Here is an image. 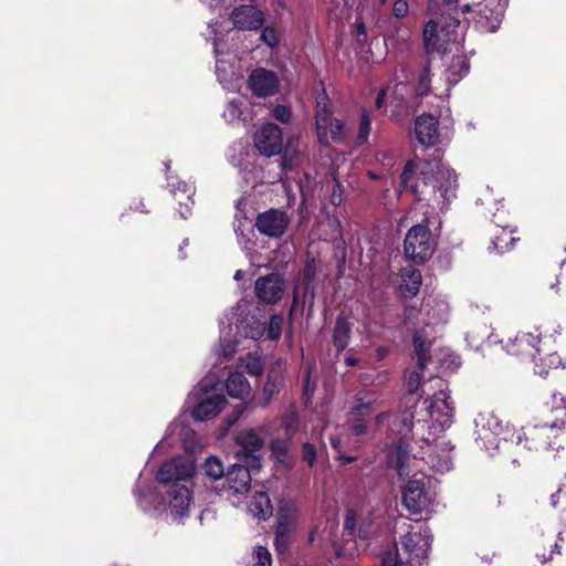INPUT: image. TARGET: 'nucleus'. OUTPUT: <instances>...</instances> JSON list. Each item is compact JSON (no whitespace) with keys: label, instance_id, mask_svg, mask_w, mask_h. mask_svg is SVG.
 Returning <instances> with one entry per match:
<instances>
[{"label":"nucleus","instance_id":"obj_14","mask_svg":"<svg viewBox=\"0 0 566 566\" xmlns=\"http://www.w3.org/2000/svg\"><path fill=\"white\" fill-rule=\"evenodd\" d=\"M190 397L196 400L192 417L197 421H207L218 416L227 403L226 397L216 385L209 386L205 382H200L198 388L190 394Z\"/></svg>","mask_w":566,"mask_h":566},{"label":"nucleus","instance_id":"obj_18","mask_svg":"<svg viewBox=\"0 0 566 566\" xmlns=\"http://www.w3.org/2000/svg\"><path fill=\"white\" fill-rule=\"evenodd\" d=\"M379 531V523L369 512H357L350 510L346 513L344 520V536L358 537L367 541L375 536Z\"/></svg>","mask_w":566,"mask_h":566},{"label":"nucleus","instance_id":"obj_39","mask_svg":"<svg viewBox=\"0 0 566 566\" xmlns=\"http://www.w3.org/2000/svg\"><path fill=\"white\" fill-rule=\"evenodd\" d=\"M134 494L139 507L145 512H153L157 510L156 501L157 495L150 486L143 488L140 482L134 489Z\"/></svg>","mask_w":566,"mask_h":566},{"label":"nucleus","instance_id":"obj_41","mask_svg":"<svg viewBox=\"0 0 566 566\" xmlns=\"http://www.w3.org/2000/svg\"><path fill=\"white\" fill-rule=\"evenodd\" d=\"M514 241L515 238L512 235V231L502 229L500 234H494L489 250L491 252L504 253L513 247Z\"/></svg>","mask_w":566,"mask_h":566},{"label":"nucleus","instance_id":"obj_62","mask_svg":"<svg viewBox=\"0 0 566 566\" xmlns=\"http://www.w3.org/2000/svg\"><path fill=\"white\" fill-rule=\"evenodd\" d=\"M385 96H386L385 90H381L378 92L377 97H376V103H375L377 108H381Z\"/></svg>","mask_w":566,"mask_h":566},{"label":"nucleus","instance_id":"obj_7","mask_svg":"<svg viewBox=\"0 0 566 566\" xmlns=\"http://www.w3.org/2000/svg\"><path fill=\"white\" fill-rule=\"evenodd\" d=\"M430 544L431 534L429 528L421 523H416L409 526L408 533L401 538V547L399 548L395 544L387 552H394L397 548L403 560V566H421L422 562L428 558Z\"/></svg>","mask_w":566,"mask_h":566},{"label":"nucleus","instance_id":"obj_59","mask_svg":"<svg viewBox=\"0 0 566 566\" xmlns=\"http://www.w3.org/2000/svg\"><path fill=\"white\" fill-rule=\"evenodd\" d=\"M245 407H247V405L243 403V402L235 406L232 415H230V416H228L226 418L228 427H231L232 424H234L239 420V418L241 417V415L245 410Z\"/></svg>","mask_w":566,"mask_h":566},{"label":"nucleus","instance_id":"obj_45","mask_svg":"<svg viewBox=\"0 0 566 566\" xmlns=\"http://www.w3.org/2000/svg\"><path fill=\"white\" fill-rule=\"evenodd\" d=\"M420 385H421V375L419 371L413 370L409 375H406V388H407L408 395L403 398L402 408L406 407L407 399L410 400V403H412V402L418 403L419 399L415 400L412 398V396L418 392Z\"/></svg>","mask_w":566,"mask_h":566},{"label":"nucleus","instance_id":"obj_63","mask_svg":"<svg viewBox=\"0 0 566 566\" xmlns=\"http://www.w3.org/2000/svg\"><path fill=\"white\" fill-rule=\"evenodd\" d=\"M387 356V349L384 347H379L376 350V357L378 360L384 359Z\"/></svg>","mask_w":566,"mask_h":566},{"label":"nucleus","instance_id":"obj_19","mask_svg":"<svg viewBox=\"0 0 566 566\" xmlns=\"http://www.w3.org/2000/svg\"><path fill=\"white\" fill-rule=\"evenodd\" d=\"M235 442L240 447L237 455L250 465L252 470H259L261 467L264 440L253 429H245L235 436Z\"/></svg>","mask_w":566,"mask_h":566},{"label":"nucleus","instance_id":"obj_13","mask_svg":"<svg viewBox=\"0 0 566 566\" xmlns=\"http://www.w3.org/2000/svg\"><path fill=\"white\" fill-rule=\"evenodd\" d=\"M379 395L373 390L357 392L349 408L347 424L353 436L359 437L368 433V417L378 406Z\"/></svg>","mask_w":566,"mask_h":566},{"label":"nucleus","instance_id":"obj_53","mask_svg":"<svg viewBox=\"0 0 566 566\" xmlns=\"http://www.w3.org/2000/svg\"><path fill=\"white\" fill-rule=\"evenodd\" d=\"M254 566H271V554L266 547L258 546L254 552Z\"/></svg>","mask_w":566,"mask_h":566},{"label":"nucleus","instance_id":"obj_43","mask_svg":"<svg viewBox=\"0 0 566 566\" xmlns=\"http://www.w3.org/2000/svg\"><path fill=\"white\" fill-rule=\"evenodd\" d=\"M413 347L418 359V367L420 370H423L427 364V353L430 343L427 342L421 331H416L413 334Z\"/></svg>","mask_w":566,"mask_h":566},{"label":"nucleus","instance_id":"obj_27","mask_svg":"<svg viewBox=\"0 0 566 566\" xmlns=\"http://www.w3.org/2000/svg\"><path fill=\"white\" fill-rule=\"evenodd\" d=\"M420 314L423 316L422 322L427 326L439 325L447 322L449 306L443 300L428 298L426 300Z\"/></svg>","mask_w":566,"mask_h":566},{"label":"nucleus","instance_id":"obj_23","mask_svg":"<svg viewBox=\"0 0 566 566\" xmlns=\"http://www.w3.org/2000/svg\"><path fill=\"white\" fill-rule=\"evenodd\" d=\"M248 84L253 95L268 97L277 93L280 81L275 72L260 67L251 72Z\"/></svg>","mask_w":566,"mask_h":566},{"label":"nucleus","instance_id":"obj_10","mask_svg":"<svg viewBox=\"0 0 566 566\" xmlns=\"http://www.w3.org/2000/svg\"><path fill=\"white\" fill-rule=\"evenodd\" d=\"M217 25V21L208 24V36L212 39L216 55V73L219 82L226 88L232 90L235 87V83L241 78V74L234 64V55L224 51L223 39L219 35Z\"/></svg>","mask_w":566,"mask_h":566},{"label":"nucleus","instance_id":"obj_50","mask_svg":"<svg viewBox=\"0 0 566 566\" xmlns=\"http://www.w3.org/2000/svg\"><path fill=\"white\" fill-rule=\"evenodd\" d=\"M551 502L554 507H558L566 515V482L552 494Z\"/></svg>","mask_w":566,"mask_h":566},{"label":"nucleus","instance_id":"obj_51","mask_svg":"<svg viewBox=\"0 0 566 566\" xmlns=\"http://www.w3.org/2000/svg\"><path fill=\"white\" fill-rule=\"evenodd\" d=\"M416 90L417 94L420 96L428 94L430 90V71L428 66L420 73Z\"/></svg>","mask_w":566,"mask_h":566},{"label":"nucleus","instance_id":"obj_4","mask_svg":"<svg viewBox=\"0 0 566 566\" xmlns=\"http://www.w3.org/2000/svg\"><path fill=\"white\" fill-rule=\"evenodd\" d=\"M195 473V461L185 457L165 462L157 472L156 480L166 489L164 501L174 521L180 522L189 515L192 495L188 484Z\"/></svg>","mask_w":566,"mask_h":566},{"label":"nucleus","instance_id":"obj_42","mask_svg":"<svg viewBox=\"0 0 566 566\" xmlns=\"http://www.w3.org/2000/svg\"><path fill=\"white\" fill-rule=\"evenodd\" d=\"M281 428L284 430L285 439L291 440L300 428V419L294 409H289L281 417Z\"/></svg>","mask_w":566,"mask_h":566},{"label":"nucleus","instance_id":"obj_6","mask_svg":"<svg viewBox=\"0 0 566 566\" xmlns=\"http://www.w3.org/2000/svg\"><path fill=\"white\" fill-rule=\"evenodd\" d=\"M459 21L453 17H447L443 23L430 20L423 29V42L428 53H446L458 49L461 34L458 31Z\"/></svg>","mask_w":566,"mask_h":566},{"label":"nucleus","instance_id":"obj_2","mask_svg":"<svg viewBox=\"0 0 566 566\" xmlns=\"http://www.w3.org/2000/svg\"><path fill=\"white\" fill-rule=\"evenodd\" d=\"M457 180L455 172L439 158L408 161L400 175L402 188L419 200L432 196L437 203L442 205L455 197Z\"/></svg>","mask_w":566,"mask_h":566},{"label":"nucleus","instance_id":"obj_1","mask_svg":"<svg viewBox=\"0 0 566 566\" xmlns=\"http://www.w3.org/2000/svg\"><path fill=\"white\" fill-rule=\"evenodd\" d=\"M436 382L440 389L430 399L423 400V409L418 410V403H410V400L407 399L406 407L395 415L391 411L377 413L374 418L376 428L380 429L386 424V437L395 443L409 447L408 441L412 440L429 444L436 428L428 424V419L431 418L438 422L441 431H444L451 426L454 415V406L449 391L442 388L441 379H436Z\"/></svg>","mask_w":566,"mask_h":566},{"label":"nucleus","instance_id":"obj_22","mask_svg":"<svg viewBox=\"0 0 566 566\" xmlns=\"http://www.w3.org/2000/svg\"><path fill=\"white\" fill-rule=\"evenodd\" d=\"M285 289V280L279 273L260 276L254 285L256 297L265 304L277 303L282 298Z\"/></svg>","mask_w":566,"mask_h":566},{"label":"nucleus","instance_id":"obj_38","mask_svg":"<svg viewBox=\"0 0 566 566\" xmlns=\"http://www.w3.org/2000/svg\"><path fill=\"white\" fill-rule=\"evenodd\" d=\"M349 335L350 325L345 316L339 315L336 319L333 333V343L338 350L346 348L349 342Z\"/></svg>","mask_w":566,"mask_h":566},{"label":"nucleus","instance_id":"obj_49","mask_svg":"<svg viewBox=\"0 0 566 566\" xmlns=\"http://www.w3.org/2000/svg\"><path fill=\"white\" fill-rule=\"evenodd\" d=\"M370 130H371V120H370L368 112L365 111L361 114L359 128H358V135H357L358 144L361 145L367 142Z\"/></svg>","mask_w":566,"mask_h":566},{"label":"nucleus","instance_id":"obj_21","mask_svg":"<svg viewBox=\"0 0 566 566\" xmlns=\"http://www.w3.org/2000/svg\"><path fill=\"white\" fill-rule=\"evenodd\" d=\"M254 144L261 155L272 157L282 151L283 136L281 128L272 123L263 125L254 136Z\"/></svg>","mask_w":566,"mask_h":566},{"label":"nucleus","instance_id":"obj_55","mask_svg":"<svg viewBox=\"0 0 566 566\" xmlns=\"http://www.w3.org/2000/svg\"><path fill=\"white\" fill-rule=\"evenodd\" d=\"M217 350L220 356L229 357L235 352V342L222 337Z\"/></svg>","mask_w":566,"mask_h":566},{"label":"nucleus","instance_id":"obj_5","mask_svg":"<svg viewBox=\"0 0 566 566\" xmlns=\"http://www.w3.org/2000/svg\"><path fill=\"white\" fill-rule=\"evenodd\" d=\"M544 326L536 327L535 333H518L514 338H509L503 346L505 350L511 355L530 357L535 366V374L541 377L548 375V368L558 363V357L549 355L545 361L541 358V364L536 361V356L541 355V345L546 343L548 329L542 331Z\"/></svg>","mask_w":566,"mask_h":566},{"label":"nucleus","instance_id":"obj_52","mask_svg":"<svg viewBox=\"0 0 566 566\" xmlns=\"http://www.w3.org/2000/svg\"><path fill=\"white\" fill-rule=\"evenodd\" d=\"M261 40L270 48H274L279 44V35L276 30L266 25L261 32Z\"/></svg>","mask_w":566,"mask_h":566},{"label":"nucleus","instance_id":"obj_30","mask_svg":"<svg viewBox=\"0 0 566 566\" xmlns=\"http://www.w3.org/2000/svg\"><path fill=\"white\" fill-rule=\"evenodd\" d=\"M226 388L232 398L244 399L251 394V385L241 371L230 373Z\"/></svg>","mask_w":566,"mask_h":566},{"label":"nucleus","instance_id":"obj_36","mask_svg":"<svg viewBox=\"0 0 566 566\" xmlns=\"http://www.w3.org/2000/svg\"><path fill=\"white\" fill-rule=\"evenodd\" d=\"M282 386V375L280 370L271 369L266 382L263 387L261 407L265 408L271 402L272 398L279 394Z\"/></svg>","mask_w":566,"mask_h":566},{"label":"nucleus","instance_id":"obj_44","mask_svg":"<svg viewBox=\"0 0 566 566\" xmlns=\"http://www.w3.org/2000/svg\"><path fill=\"white\" fill-rule=\"evenodd\" d=\"M202 470L205 474L213 480L226 476L224 468L221 460L217 457H209L206 459Z\"/></svg>","mask_w":566,"mask_h":566},{"label":"nucleus","instance_id":"obj_15","mask_svg":"<svg viewBox=\"0 0 566 566\" xmlns=\"http://www.w3.org/2000/svg\"><path fill=\"white\" fill-rule=\"evenodd\" d=\"M463 12L473 13L476 28L482 32H495L502 22L505 6L502 0H481L462 7Z\"/></svg>","mask_w":566,"mask_h":566},{"label":"nucleus","instance_id":"obj_9","mask_svg":"<svg viewBox=\"0 0 566 566\" xmlns=\"http://www.w3.org/2000/svg\"><path fill=\"white\" fill-rule=\"evenodd\" d=\"M474 427L476 443L490 453L497 450L501 441H506L511 433V430L504 427L502 421L490 411L478 413L474 418Z\"/></svg>","mask_w":566,"mask_h":566},{"label":"nucleus","instance_id":"obj_11","mask_svg":"<svg viewBox=\"0 0 566 566\" xmlns=\"http://www.w3.org/2000/svg\"><path fill=\"white\" fill-rule=\"evenodd\" d=\"M421 450V460H423L431 470L438 473H444L453 468L452 452L454 446L446 436H438L436 432L430 437L429 444L415 442Z\"/></svg>","mask_w":566,"mask_h":566},{"label":"nucleus","instance_id":"obj_46","mask_svg":"<svg viewBox=\"0 0 566 566\" xmlns=\"http://www.w3.org/2000/svg\"><path fill=\"white\" fill-rule=\"evenodd\" d=\"M177 428H179V436L181 437L182 441L186 443V449L195 452L197 449L196 444H190L188 441H199L200 439L197 437V434L188 427L181 426L177 422H171L168 430L175 431ZM200 448V446H198Z\"/></svg>","mask_w":566,"mask_h":566},{"label":"nucleus","instance_id":"obj_33","mask_svg":"<svg viewBox=\"0 0 566 566\" xmlns=\"http://www.w3.org/2000/svg\"><path fill=\"white\" fill-rule=\"evenodd\" d=\"M249 513L259 520L272 515V504L265 492H255L248 506Z\"/></svg>","mask_w":566,"mask_h":566},{"label":"nucleus","instance_id":"obj_48","mask_svg":"<svg viewBox=\"0 0 566 566\" xmlns=\"http://www.w3.org/2000/svg\"><path fill=\"white\" fill-rule=\"evenodd\" d=\"M323 448L321 447V450ZM319 449L312 442H304L301 448V458L307 463L310 468H313L316 463Z\"/></svg>","mask_w":566,"mask_h":566},{"label":"nucleus","instance_id":"obj_29","mask_svg":"<svg viewBox=\"0 0 566 566\" xmlns=\"http://www.w3.org/2000/svg\"><path fill=\"white\" fill-rule=\"evenodd\" d=\"M168 186L171 188L174 196L177 198L179 192L186 196V202L179 200V213L181 218L186 219V213L190 211V206L193 203L192 196L195 193L193 187L180 181L176 176H168Z\"/></svg>","mask_w":566,"mask_h":566},{"label":"nucleus","instance_id":"obj_16","mask_svg":"<svg viewBox=\"0 0 566 566\" xmlns=\"http://www.w3.org/2000/svg\"><path fill=\"white\" fill-rule=\"evenodd\" d=\"M403 247L408 259L423 262L431 256L434 241L424 224H416L407 232Z\"/></svg>","mask_w":566,"mask_h":566},{"label":"nucleus","instance_id":"obj_20","mask_svg":"<svg viewBox=\"0 0 566 566\" xmlns=\"http://www.w3.org/2000/svg\"><path fill=\"white\" fill-rule=\"evenodd\" d=\"M290 222L291 218L285 211L269 209L258 214L255 227L261 234L272 239H279L286 232Z\"/></svg>","mask_w":566,"mask_h":566},{"label":"nucleus","instance_id":"obj_12","mask_svg":"<svg viewBox=\"0 0 566 566\" xmlns=\"http://www.w3.org/2000/svg\"><path fill=\"white\" fill-rule=\"evenodd\" d=\"M556 422L546 421L542 424L528 426L523 428V437H516V444L523 443L527 450L548 451L557 450L559 442L557 441L558 432L562 428Z\"/></svg>","mask_w":566,"mask_h":566},{"label":"nucleus","instance_id":"obj_47","mask_svg":"<svg viewBox=\"0 0 566 566\" xmlns=\"http://www.w3.org/2000/svg\"><path fill=\"white\" fill-rule=\"evenodd\" d=\"M283 323L284 317L282 315L271 316L268 327H265L264 331V333L266 334V338L270 340H277L282 334Z\"/></svg>","mask_w":566,"mask_h":566},{"label":"nucleus","instance_id":"obj_3","mask_svg":"<svg viewBox=\"0 0 566 566\" xmlns=\"http://www.w3.org/2000/svg\"><path fill=\"white\" fill-rule=\"evenodd\" d=\"M387 458L399 478H411L402 489L406 510L411 514L428 512L434 502V493L430 489V479L419 472V460L410 455L408 446L395 442L388 444Z\"/></svg>","mask_w":566,"mask_h":566},{"label":"nucleus","instance_id":"obj_26","mask_svg":"<svg viewBox=\"0 0 566 566\" xmlns=\"http://www.w3.org/2000/svg\"><path fill=\"white\" fill-rule=\"evenodd\" d=\"M250 465L244 464H233L226 472V482L228 489L232 491L234 494H243L245 493L251 483V471Z\"/></svg>","mask_w":566,"mask_h":566},{"label":"nucleus","instance_id":"obj_37","mask_svg":"<svg viewBox=\"0 0 566 566\" xmlns=\"http://www.w3.org/2000/svg\"><path fill=\"white\" fill-rule=\"evenodd\" d=\"M469 72V63L462 55L453 57L452 65L446 71V81L450 86L455 85Z\"/></svg>","mask_w":566,"mask_h":566},{"label":"nucleus","instance_id":"obj_60","mask_svg":"<svg viewBox=\"0 0 566 566\" xmlns=\"http://www.w3.org/2000/svg\"><path fill=\"white\" fill-rule=\"evenodd\" d=\"M315 269L312 266V264H306L303 271L304 280H306L308 283L314 279Z\"/></svg>","mask_w":566,"mask_h":566},{"label":"nucleus","instance_id":"obj_58","mask_svg":"<svg viewBox=\"0 0 566 566\" xmlns=\"http://www.w3.org/2000/svg\"><path fill=\"white\" fill-rule=\"evenodd\" d=\"M409 6L406 0H397L392 6V14L398 18H405L408 13Z\"/></svg>","mask_w":566,"mask_h":566},{"label":"nucleus","instance_id":"obj_54","mask_svg":"<svg viewBox=\"0 0 566 566\" xmlns=\"http://www.w3.org/2000/svg\"><path fill=\"white\" fill-rule=\"evenodd\" d=\"M382 566H403V560L397 548L394 552L385 553L382 557Z\"/></svg>","mask_w":566,"mask_h":566},{"label":"nucleus","instance_id":"obj_40","mask_svg":"<svg viewBox=\"0 0 566 566\" xmlns=\"http://www.w3.org/2000/svg\"><path fill=\"white\" fill-rule=\"evenodd\" d=\"M238 367L251 376L259 377L264 370V361L258 353H249L247 356L240 357Z\"/></svg>","mask_w":566,"mask_h":566},{"label":"nucleus","instance_id":"obj_31","mask_svg":"<svg viewBox=\"0 0 566 566\" xmlns=\"http://www.w3.org/2000/svg\"><path fill=\"white\" fill-rule=\"evenodd\" d=\"M422 284L421 273L412 265L401 270L400 290L407 296H415Z\"/></svg>","mask_w":566,"mask_h":566},{"label":"nucleus","instance_id":"obj_8","mask_svg":"<svg viewBox=\"0 0 566 566\" xmlns=\"http://www.w3.org/2000/svg\"><path fill=\"white\" fill-rule=\"evenodd\" d=\"M333 111L325 94L318 96L316 102L315 123L319 143L328 145L333 143H345L348 137V128L345 124L332 116Z\"/></svg>","mask_w":566,"mask_h":566},{"label":"nucleus","instance_id":"obj_64","mask_svg":"<svg viewBox=\"0 0 566 566\" xmlns=\"http://www.w3.org/2000/svg\"><path fill=\"white\" fill-rule=\"evenodd\" d=\"M491 199H492V191L488 189L484 197L480 198L479 201L481 202V205H485V203H489L491 201Z\"/></svg>","mask_w":566,"mask_h":566},{"label":"nucleus","instance_id":"obj_17","mask_svg":"<svg viewBox=\"0 0 566 566\" xmlns=\"http://www.w3.org/2000/svg\"><path fill=\"white\" fill-rule=\"evenodd\" d=\"M239 317L237 319L238 332L253 340L260 339L265 331V321L261 311L253 307L247 301H240L237 305Z\"/></svg>","mask_w":566,"mask_h":566},{"label":"nucleus","instance_id":"obj_32","mask_svg":"<svg viewBox=\"0 0 566 566\" xmlns=\"http://www.w3.org/2000/svg\"><path fill=\"white\" fill-rule=\"evenodd\" d=\"M249 109L242 98H233L228 102L223 112L224 119L230 124L245 123L249 119Z\"/></svg>","mask_w":566,"mask_h":566},{"label":"nucleus","instance_id":"obj_34","mask_svg":"<svg viewBox=\"0 0 566 566\" xmlns=\"http://www.w3.org/2000/svg\"><path fill=\"white\" fill-rule=\"evenodd\" d=\"M291 440L275 438L270 442V450L273 458L285 468H291L293 457L291 454Z\"/></svg>","mask_w":566,"mask_h":566},{"label":"nucleus","instance_id":"obj_35","mask_svg":"<svg viewBox=\"0 0 566 566\" xmlns=\"http://www.w3.org/2000/svg\"><path fill=\"white\" fill-rule=\"evenodd\" d=\"M546 406L553 417L549 422H556L557 427L563 428L566 424V397L559 392H553Z\"/></svg>","mask_w":566,"mask_h":566},{"label":"nucleus","instance_id":"obj_61","mask_svg":"<svg viewBox=\"0 0 566 566\" xmlns=\"http://www.w3.org/2000/svg\"><path fill=\"white\" fill-rule=\"evenodd\" d=\"M275 547L280 554H283L286 549V543H285L284 538L280 537V535H276V537H275Z\"/></svg>","mask_w":566,"mask_h":566},{"label":"nucleus","instance_id":"obj_24","mask_svg":"<svg viewBox=\"0 0 566 566\" xmlns=\"http://www.w3.org/2000/svg\"><path fill=\"white\" fill-rule=\"evenodd\" d=\"M233 27L240 31H252L260 29L264 23V13L252 4L235 7L231 13Z\"/></svg>","mask_w":566,"mask_h":566},{"label":"nucleus","instance_id":"obj_56","mask_svg":"<svg viewBox=\"0 0 566 566\" xmlns=\"http://www.w3.org/2000/svg\"><path fill=\"white\" fill-rule=\"evenodd\" d=\"M273 116L276 120H279L281 123H289L292 117V112L285 105H276L273 108Z\"/></svg>","mask_w":566,"mask_h":566},{"label":"nucleus","instance_id":"obj_28","mask_svg":"<svg viewBox=\"0 0 566 566\" xmlns=\"http://www.w3.org/2000/svg\"><path fill=\"white\" fill-rule=\"evenodd\" d=\"M234 232L237 235V241L245 256L249 259L250 263L255 266H261L259 263V253L251 247L253 229L250 227V224H244L242 221H239V223L234 226Z\"/></svg>","mask_w":566,"mask_h":566},{"label":"nucleus","instance_id":"obj_25","mask_svg":"<svg viewBox=\"0 0 566 566\" xmlns=\"http://www.w3.org/2000/svg\"><path fill=\"white\" fill-rule=\"evenodd\" d=\"M415 135L423 147H432L440 140L438 117L423 113L415 120Z\"/></svg>","mask_w":566,"mask_h":566},{"label":"nucleus","instance_id":"obj_57","mask_svg":"<svg viewBox=\"0 0 566 566\" xmlns=\"http://www.w3.org/2000/svg\"><path fill=\"white\" fill-rule=\"evenodd\" d=\"M548 546L551 548L548 551V553H546L545 548L543 551H541L539 547H536V557L541 560V563H546L547 560H549L552 558L553 554L558 548V544L556 542H553L552 539L549 541ZM557 553H559V552L557 551Z\"/></svg>","mask_w":566,"mask_h":566}]
</instances>
